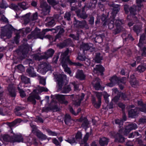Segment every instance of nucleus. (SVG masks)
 Here are the masks:
<instances>
[{"label":"nucleus","mask_w":146,"mask_h":146,"mask_svg":"<svg viewBox=\"0 0 146 146\" xmlns=\"http://www.w3.org/2000/svg\"><path fill=\"white\" fill-rule=\"evenodd\" d=\"M9 7L10 8L14 11H17L19 9L18 5H16L14 3H11Z\"/></svg>","instance_id":"43"},{"label":"nucleus","mask_w":146,"mask_h":146,"mask_svg":"<svg viewBox=\"0 0 146 146\" xmlns=\"http://www.w3.org/2000/svg\"><path fill=\"white\" fill-rule=\"evenodd\" d=\"M100 80L99 78H96L94 79L92 82V85L96 90H99L100 88Z\"/></svg>","instance_id":"18"},{"label":"nucleus","mask_w":146,"mask_h":146,"mask_svg":"<svg viewBox=\"0 0 146 146\" xmlns=\"http://www.w3.org/2000/svg\"><path fill=\"white\" fill-rule=\"evenodd\" d=\"M115 141L120 142H123L124 141V138L119 133L117 134V137L115 138Z\"/></svg>","instance_id":"35"},{"label":"nucleus","mask_w":146,"mask_h":146,"mask_svg":"<svg viewBox=\"0 0 146 146\" xmlns=\"http://www.w3.org/2000/svg\"><path fill=\"white\" fill-rule=\"evenodd\" d=\"M108 142V139L104 137L100 138L99 140V143L101 146H104L107 145Z\"/></svg>","instance_id":"28"},{"label":"nucleus","mask_w":146,"mask_h":146,"mask_svg":"<svg viewBox=\"0 0 146 146\" xmlns=\"http://www.w3.org/2000/svg\"><path fill=\"white\" fill-rule=\"evenodd\" d=\"M51 70V67L49 64L44 63L38 66L37 71L41 73L44 74L46 72Z\"/></svg>","instance_id":"6"},{"label":"nucleus","mask_w":146,"mask_h":146,"mask_svg":"<svg viewBox=\"0 0 146 146\" xmlns=\"http://www.w3.org/2000/svg\"><path fill=\"white\" fill-rule=\"evenodd\" d=\"M55 96L61 103L66 105L68 104V102L65 100L64 95L61 94H57Z\"/></svg>","instance_id":"13"},{"label":"nucleus","mask_w":146,"mask_h":146,"mask_svg":"<svg viewBox=\"0 0 146 146\" xmlns=\"http://www.w3.org/2000/svg\"><path fill=\"white\" fill-rule=\"evenodd\" d=\"M70 112L73 114L75 115H76L78 113L81 111V110L80 108H78L77 110V113H76L74 111L73 109L72 108H70Z\"/></svg>","instance_id":"56"},{"label":"nucleus","mask_w":146,"mask_h":146,"mask_svg":"<svg viewBox=\"0 0 146 146\" xmlns=\"http://www.w3.org/2000/svg\"><path fill=\"white\" fill-rule=\"evenodd\" d=\"M94 17L92 16H91L88 20L89 24L91 25H93L94 23Z\"/></svg>","instance_id":"57"},{"label":"nucleus","mask_w":146,"mask_h":146,"mask_svg":"<svg viewBox=\"0 0 146 146\" xmlns=\"http://www.w3.org/2000/svg\"><path fill=\"white\" fill-rule=\"evenodd\" d=\"M71 83L69 85L66 86H64L62 90L63 93H68L71 90Z\"/></svg>","instance_id":"31"},{"label":"nucleus","mask_w":146,"mask_h":146,"mask_svg":"<svg viewBox=\"0 0 146 146\" xmlns=\"http://www.w3.org/2000/svg\"><path fill=\"white\" fill-rule=\"evenodd\" d=\"M30 125L33 129L32 130V132L33 133H36L37 136L40 138L42 133L37 129L35 125L32 124H31Z\"/></svg>","instance_id":"16"},{"label":"nucleus","mask_w":146,"mask_h":146,"mask_svg":"<svg viewBox=\"0 0 146 146\" xmlns=\"http://www.w3.org/2000/svg\"><path fill=\"white\" fill-rule=\"evenodd\" d=\"M54 52V50L52 49H49L45 52V55H44V58L45 59L52 57Z\"/></svg>","instance_id":"22"},{"label":"nucleus","mask_w":146,"mask_h":146,"mask_svg":"<svg viewBox=\"0 0 146 146\" xmlns=\"http://www.w3.org/2000/svg\"><path fill=\"white\" fill-rule=\"evenodd\" d=\"M129 10L131 15L135 16L136 14L137 8L135 7H130Z\"/></svg>","instance_id":"32"},{"label":"nucleus","mask_w":146,"mask_h":146,"mask_svg":"<svg viewBox=\"0 0 146 146\" xmlns=\"http://www.w3.org/2000/svg\"><path fill=\"white\" fill-rule=\"evenodd\" d=\"M48 3L52 6L56 5L58 4V2L56 0H47Z\"/></svg>","instance_id":"44"},{"label":"nucleus","mask_w":146,"mask_h":146,"mask_svg":"<svg viewBox=\"0 0 146 146\" xmlns=\"http://www.w3.org/2000/svg\"><path fill=\"white\" fill-rule=\"evenodd\" d=\"M110 6L112 7L111 8L112 11L110 18L111 21L113 22L112 27H114V25L116 26V27H124L125 21L123 20L119 19L115 20V19L116 15L119 12L120 9L118 5L112 3Z\"/></svg>","instance_id":"1"},{"label":"nucleus","mask_w":146,"mask_h":146,"mask_svg":"<svg viewBox=\"0 0 146 146\" xmlns=\"http://www.w3.org/2000/svg\"><path fill=\"white\" fill-rule=\"evenodd\" d=\"M86 57L85 56H82L81 55H79L77 58V59L80 61H84Z\"/></svg>","instance_id":"61"},{"label":"nucleus","mask_w":146,"mask_h":146,"mask_svg":"<svg viewBox=\"0 0 146 146\" xmlns=\"http://www.w3.org/2000/svg\"><path fill=\"white\" fill-rule=\"evenodd\" d=\"M2 138L5 141L13 143V135L5 134L2 135Z\"/></svg>","instance_id":"23"},{"label":"nucleus","mask_w":146,"mask_h":146,"mask_svg":"<svg viewBox=\"0 0 146 146\" xmlns=\"http://www.w3.org/2000/svg\"><path fill=\"white\" fill-rule=\"evenodd\" d=\"M40 7L42 9V11L41 16L42 17H44V16L48 15L50 12L51 7L46 2H43L41 3Z\"/></svg>","instance_id":"5"},{"label":"nucleus","mask_w":146,"mask_h":146,"mask_svg":"<svg viewBox=\"0 0 146 146\" xmlns=\"http://www.w3.org/2000/svg\"><path fill=\"white\" fill-rule=\"evenodd\" d=\"M104 70V68L101 65H97L96 67L94 68L93 72L98 75H102Z\"/></svg>","instance_id":"10"},{"label":"nucleus","mask_w":146,"mask_h":146,"mask_svg":"<svg viewBox=\"0 0 146 146\" xmlns=\"http://www.w3.org/2000/svg\"><path fill=\"white\" fill-rule=\"evenodd\" d=\"M71 13L70 12H66L64 14V18L65 20L69 21L71 20Z\"/></svg>","instance_id":"39"},{"label":"nucleus","mask_w":146,"mask_h":146,"mask_svg":"<svg viewBox=\"0 0 146 146\" xmlns=\"http://www.w3.org/2000/svg\"><path fill=\"white\" fill-rule=\"evenodd\" d=\"M21 84L20 83L18 86V88L19 91V93L20 94V96L22 98L25 97L26 95L25 93L24 92L22 89H20V86H21Z\"/></svg>","instance_id":"40"},{"label":"nucleus","mask_w":146,"mask_h":146,"mask_svg":"<svg viewBox=\"0 0 146 146\" xmlns=\"http://www.w3.org/2000/svg\"><path fill=\"white\" fill-rule=\"evenodd\" d=\"M8 91L9 95L12 97H15L16 95V93L15 89L12 85H9L8 88Z\"/></svg>","instance_id":"29"},{"label":"nucleus","mask_w":146,"mask_h":146,"mask_svg":"<svg viewBox=\"0 0 146 146\" xmlns=\"http://www.w3.org/2000/svg\"><path fill=\"white\" fill-rule=\"evenodd\" d=\"M22 81L25 84H28L30 83V80L29 78H28L24 75H22L21 77Z\"/></svg>","instance_id":"38"},{"label":"nucleus","mask_w":146,"mask_h":146,"mask_svg":"<svg viewBox=\"0 0 146 146\" xmlns=\"http://www.w3.org/2000/svg\"><path fill=\"white\" fill-rule=\"evenodd\" d=\"M69 53V51L68 50H67L65 51L62 54L61 56V58L62 59V66L64 69V71L68 74L70 76H72V74H71V71L69 68L67 66V65L64 62H68L66 60V59L68 56V55Z\"/></svg>","instance_id":"4"},{"label":"nucleus","mask_w":146,"mask_h":146,"mask_svg":"<svg viewBox=\"0 0 146 146\" xmlns=\"http://www.w3.org/2000/svg\"><path fill=\"white\" fill-rule=\"evenodd\" d=\"M45 21H47L46 24V27H53L55 25L54 19L52 17H47L45 19Z\"/></svg>","instance_id":"12"},{"label":"nucleus","mask_w":146,"mask_h":146,"mask_svg":"<svg viewBox=\"0 0 146 146\" xmlns=\"http://www.w3.org/2000/svg\"><path fill=\"white\" fill-rule=\"evenodd\" d=\"M120 97L123 98L125 100H129L128 98L127 97L126 95L122 93H120Z\"/></svg>","instance_id":"58"},{"label":"nucleus","mask_w":146,"mask_h":146,"mask_svg":"<svg viewBox=\"0 0 146 146\" xmlns=\"http://www.w3.org/2000/svg\"><path fill=\"white\" fill-rule=\"evenodd\" d=\"M33 56V58L36 60L39 61L42 59H44V55H41L39 53L34 54Z\"/></svg>","instance_id":"33"},{"label":"nucleus","mask_w":146,"mask_h":146,"mask_svg":"<svg viewBox=\"0 0 146 146\" xmlns=\"http://www.w3.org/2000/svg\"><path fill=\"white\" fill-rule=\"evenodd\" d=\"M48 89L43 87H40L38 86L36 89L34 90L30 94V96L28 98L27 100L28 102H31L33 104H35L36 101L35 99L40 100V98L38 96V93H40L42 92H47Z\"/></svg>","instance_id":"2"},{"label":"nucleus","mask_w":146,"mask_h":146,"mask_svg":"<svg viewBox=\"0 0 146 146\" xmlns=\"http://www.w3.org/2000/svg\"><path fill=\"white\" fill-rule=\"evenodd\" d=\"M84 96V94L83 93L82 94L80 98L79 97V96H77L76 98H78V99L75 101L73 100V104L76 106H80V105L81 101L83 99Z\"/></svg>","instance_id":"19"},{"label":"nucleus","mask_w":146,"mask_h":146,"mask_svg":"<svg viewBox=\"0 0 146 146\" xmlns=\"http://www.w3.org/2000/svg\"><path fill=\"white\" fill-rule=\"evenodd\" d=\"M74 23V25H77L80 27H85V26L86 24V22L85 20L79 21L75 18Z\"/></svg>","instance_id":"21"},{"label":"nucleus","mask_w":146,"mask_h":146,"mask_svg":"<svg viewBox=\"0 0 146 146\" xmlns=\"http://www.w3.org/2000/svg\"><path fill=\"white\" fill-rule=\"evenodd\" d=\"M29 50V47L28 45H25L23 47V49L22 51L23 54H25L27 53L28 51Z\"/></svg>","instance_id":"47"},{"label":"nucleus","mask_w":146,"mask_h":146,"mask_svg":"<svg viewBox=\"0 0 146 146\" xmlns=\"http://www.w3.org/2000/svg\"><path fill=\"white\" fill-rule=\"evenodd\" d=\"M56 79L58 82V84L59 86V87L61 88L62 86V84L63 83V80L62 78H56Z\"/></svg>","instance_id":"52"},{"label":"nucleus","mask_w":146,"mask_h":146,"mask_svg":"<svg viewBox=\"0 0 146 146\" xmlns=\"http://www.w3.org/2000/svg\"><path fill=\"white\" fill-rule=\"evenodd\" d=\"M0 20L5 23H7L5 26H2L0 27H14L11 24L9 23L8 19L5 17L4 15H3L1 16Z\"/></svg>","instance_id":"15"},{"label":"nucleus","mask_w":146,"mask_h":146,"mask_svg":"<svg viewBox=\"0 0 146 146\" xmlns=\"http://www.w3.org/2000/svg\"><path fill=\"white\" fill-rule=\"evenodd\" d=\"M108 15H106L104 14H102L101 16L100 19L102 22H104L103 24V25H105L108 24Z\"/></svg>","instance_id":"34"},{"label":"nucleus","mask_w":146,"mask_h":146,"mask_svg":"<svg viewBox=\"0 0 146 146\" xmlns=\"http://www.w3.org/2000/svg\"><path fill=\"white\" fill-rule=\"evenodd\" d=\"M18 5L21 9L25 10L29 8L28 3L26 2L23 1L18 3Z\"/></svg>","instance_id":"24"},{"label":"nucleus","mask_w":146,"mask_h":146,"mask_svg":"<svg viewBox=\"0 0 146 146\" xmlns=\"http://www.w3.org/2000/svg\"><path fill=\"white\" fill-rule=\"evenodd\" d=\"M95 94L96 96L97 97L98 99V101H99L100 100H101V97L102 95L103 92H96Z\"/></svg>","instance_id":"60"},{"label":"nucleus","mask_w":146,"mask_h":146,"mask_svg":"<svg viewBox=\"0 0 146 146\" xmlns=\"http://www.w3.org/2000/svg\"><path fill=\"white\" fill-rule=\"evenodd\" d=\"M101 104V100H98V103H96V102H93V105L94 107L96 108H100Z\"/></svg>","instance_id":"59"},{"label":"nucleus","mask_w":146,"mask_h":146,"mask_svg":"<svg viewBox=\"0 0 146 146\" xmlns=\"http://www.w3.org/2000/svg\"><path fill=\"white\" fill-rule=\"evenodd\" d=\"M119 99V97L117 96H115L113 99H112V102L110 103V105H111V106H112V104L113 103L114 104H116Z\"/></svg>","instance_id":"51"},{"label":"nucleus","mask_w":146,"mask_h":146,"mask_svg":"<svg viewBox=\"0 0 146 146\" xmlns=\"http://www.w3.org/2000/svg\"><path fill=\"white\" fill-rule=\"evenodd\" d=\"M64 121L65 123L68 125H70L72 121H73L70 115L67 114H66L65 116Z\"/></svg>","instance_id":"27"},{"label":"nucleus","mask_w":146,"mask_h":146,"mask_svg":"<svg viewBox=\"0 0 146 146\" xmlns=\"http://www.w3.org/2000/svg\"><path fill=\"white\" fill-rule=\"evenodd\" d=\"M56 28L57 29H44L42 32H40V29L38 28H35L34 31L32 33V34L35 38H39L43 39L46 32L50 31L53 33H56L58 31V28Z\"/></svg>","instance_id":"3"},{"label":"nucleus","mask_w":146,"mask_h":146,"mask_svg":"<svg viewBox=\"0 0 146 146\" xmlns=\"http://www.w3.org/2000/svg\"><path fill=\"white\" fill-rule=\"evenodd\" d=\"M38 13L37 12H35L33 13L32 16L31 17V19L32 21H35L38 18Z\"/></svg>","instance_id":"55"},{"label":"nucleus","mask_w":146,"mask_h":146,"mask_svg":"<svg viewBox=\"0 0 146 146\" xmlns=\"http://www.w3.org/2000/svg\"><path fill=\"white\" fill-rule=\"evenodd\" d=\"M137 127V125L135 123H131L129 124L125 127L124 134H127L131 130L136 129Z\"/></svg>","instance_id":"11"},{"label":"nucleus","mask_w":146,"mask_h":146,"mask_svg":"<svg viewBox=\"0 0 146 146\" xmlns=\"http://www.w3.org/2000/svg\"><path fill=\"white\" fill-rule=\"evenodd\" d=\"M40 83L43 85H45L46 84V80L43 78H41L40 79Z\"/></svg>","instance_id":"63"},{"label":"nucleus","mask_w":146,"mask_h":146,"mask_svg":"<svg viewBox=\"0 0 146 146\" xmlns=\"http://www.w3.org/2000/svg\"><path fill=\"white\" fill-rule=\"evenodd\" d=\"M67 60L68 62V63H69L70 64H74L76 66H82V64H81V63H79V62H77V63H73L70 60L69 57L67 56V58L66 59V60Z\"/></svg>","instance_id":"41"},{"label":"nucleus","mask_w":146,"mask_h":146,"mask_svg":"<svg viewBox=\"0 0 146 146\" xmlns=\"http://www.w3.org/2000/svg\"><path fill=\"white\" fill-rule=\"evenodd\" d=\"M7 7L8 6L6 2L2 1L1 3H0V8L2 9H6Z\"/></svg>","instance_id":"53"},{"label":"nucleus","mask_w":146,"mask_h":146,"mask_svg":"<svg viewBox=\"0 0 146 146\" xmlns=\"http://www.w3.org/2000/svg\"><path fill=\"white\" fill-rule=\"evenodd\" d=\"M13 143L15 142H23L24 139L22 135L19 133H13Z\"/></svg>","instance_id":"8"},{"label":"nucleus","mask_w":146,"mask_h":146,"mask_svg":"<svg viewBox=\"0 0 146 146\" xmlns=\"http://www.w3.org/2000/svg\"><path fill=\"white\" fill-rule=\"evenodd\" d=\"M115 124H118L119 127L120 128L123 125V121L121 119H116L115 120Z\"/></svg>","instance_id":"48"},{"label":"nucleus","mask_w":146,"mask_h":146,"mask_svg":"<svg viewBox=\"0 0 146 146\" xmlns=\"http://www.w3.org/2000/svg\"><path fill=\"white\" fill-rule=\"evenodd\" d=\"M93 44L91 43L89 44H83L81 45L80 47V49H82L83 52L85 50H89L90 49H93L92 46Z\"/></svg>","instance_id":"17"},{"label":"nucleus","mask_w":146,"mask_h":146,"mask_svg":"<svg viewBox=\"0 0 146 146\" xmlns=\"http://www.w3.org/2000/svg\"><path fill=\"white\" fill-rule=\"evenodd\" d=\"M21 121V120L20 119H17L13 122L9 124V126H14L16 124L20 123Z\"/></svg>","instance_id":"45"},{"label":"nucleus","mask_w":146,"mask_h":146,"mask_svg":"<svg viewBox=\"0 0 146 146\" xmlns=\"http://www.w3.org/2000/svg\"><path fill=\"white\" fill-rule=\"evenodd\" d=\"M26 72L30 77H35L36 76V73L34 72V68L31 67L27 69Z\"/></svg>","instance_id":"25"},{"label":"nucleus","mask_w":146,"mask_h":146,"mask_svg":"<svg viewBox=\"0 0 146 146\" xmlns=\"http://www.w3.org/2000/svg\"><path fill=\"white\" fill-rule=\"evenodd\" d=\"M52 142L56 145L61 146L60 143L56 138H54L52 139Z\"/></svg>","instance_id":"62"},{"label":"nucleus","mask_w":146,"mask_h":146,"mask_svg":"<svg viewBox=\"0 0 146 146\" xmlns=\"http://www.w3.org/2000/svg\"><path fill=\"white\" fill-rule=\"evenodd\" d=\"M145 2V0H136L137 6L139 8H141L143 6V3Z\"/></svg>","instance_id":"37"},{"label":"nucleus","mask_w":146,"mask_h":146,"mask_svg":"<svg viewBox=\"0 0 146 146\" xmlns=\"http://www.w3.org/2000/svg\"><path fill=\"white\" fill-rule=\"evenodd\" d=\"M110 80V82L107 84L108 86L112 87L117 83L119 84V78L115 76L111 77Z\"/></svg>","instance_id":"9"},{"label":"nucleus","mask_w":146,"mask_h":146,"mask_svg":"<svg viewBox=\"0 0 146 146\" xmlns=\"http://www.w3.org/2000/svg\"><path fill=\"white\" fill-rule=\"evenodd\" d=\"M146 69V67L143 66H139L137 68V70L139 72H143Z\"/></svg>","instance_id":"42"},{"label":"nucleus","mask_w":146,"mask_h":146,"mask_svg":"<svg viewBox=\"0 0 146 146\" xmlns=\"http://www.w3.org/2000/svg\"><path fill=\"white\" fill-rule=\"evenodd\" d=\"M66 141L72 145L75 143L76 142V141L74 138H72V139H68L66 140Z\"/></svg>","instance_id":"64"},{"label":"nucleus","mask_w":146,"mask_h":146,"mask_svg":"<svg viewBox=\"0 0 146 146\" xmlns=\"http://www.w3.org/2000/svg\"><path fill=\"white\" fill-rule=\"evenodd\" d=\"M76 77L81 80L85 79V76L82 70H78L76 73Z\"/></svg>","instance_id":"26"},{"label":"nucleus","mask_w":146,"mask_h":146,"mask_svg":"<svg viewBox=\"0 0 146 146\" xmlns=\"http://www.w3.org/2000/svg\"><path fill=\"white\" fill-rule=\"evenodd\" d=\"M97 3V0H90L88 3L87 7L90 9L95 8L96 5Z\"/></svg>","instance_id":"20"},{"label":"nucleus","mask_w":146,"mask_h":146,"mask_svg":"<svg viewBox=\"0 0 146 146\" xmlns=\"http://www.w3.org/2000/svg\"><path fill=\"white\" fill-rule=\"evenodd\" d=\"M138 104L139 106L141 107L139 109V110L146 113V105L143 104L141 100L138 101Z\"/></svg>","instance_id":"30"},{"label":"nucleus","mask_w":146,"mask_h":146,"mask_svg":"<svg viewBox=\"0 0 146 146\" xmlns=\"http://www.w3.org/2000/svg\"><path fill=\"white\" fill-rule=\"evenodd\" d=\"M64 32V30L63 29H61L59 32L58 34L56 35L55 37V38L54 40L55 41L56 39L59 38L61 37L62 33H63Z\"/></svg>","instance_id":"54"},{"label":"nucleus","mask_w":146,"mask_h":146,"mask_svg":"<svg viewBox=\"0 0 146 146\" xmlns=\"http://www.w3.org/2000/svg\"><path fill=\"white\" fill-rule=\"evenodd\" d=\"M139 110L138 108L131 109L128 112L129 117L132 118H135L139 113Z\"/></svg>","instance_id":"14"},{"label":"nucleus","mask_w":146,"mask_h":146,"mask_svg":"<svg viewBox=\"0 0 146 146\" xmlns=\"http://www.w3.org/2000/svg\"><path fill=\"white\" fill-rule=\"evenodd\" d=\"M89 135V133H87L84 137L83 141L82 142L80 143V144H83L84 143H86L88 139Z\"/></svg>","instance_id":"49"},{"label":"nucleus","mask_w":146,"mask_h":146,"mask_svg":"<svg viewBox=\"0 0 146 146\" xmlns=\"http://www.w3.org/2000/svg\"><path fill=\"white\" fill-rule=\"evenodd\" d=\"M82 135L81 132L80 131H78L77 133L75 136L76 141H78L79 142H80V141H81L82 140Z\"/></svg>","instance_id":"36"},{"label":"nucleus","mask_w":146,"mask_h":146,"mask_svg":"<svg viewBox=\"0 0 146 146\" xmlns=\"http://www.w3.org/2000/svg\"><path fill=\"white\" fill-rule=\"evenodd\" d=\"M86 7L85 5L82 9V10L78 9L76 11V13L77 17L79 18L85 19L88 17V15L85 11V8Z\"/></svg>","instance_id":"7"},{"label":"nucleus","mask_w":146,"mask_h":146,"mask_svg":"<svg viewBox=\"0 0 146 146\" xmlns=\"http://www.w3.org/2000/svg\"><path fill=\"white\" fill-rule=\"evenodd\" d=\"M88 124V122L87 119H85L84 121L82 123V127L85 128V130H86Z\"/></svg>","instance_id":"50"},{"label":"nucleus","mask_w":146,"mask_h":146,"mask_svg":"<svg viewBox=\"0 0 146 146\" xmlns=\"http://www.w3.org/2000/svg\"><path fill=\"white\" fill-rule=\"evenodd\" d=\"M102 95L104 96L106 102L108 103L109 102L108 98L110 96V95L105 92H103Z\"/></svg>","instance_id":"46"}]
</instances>
